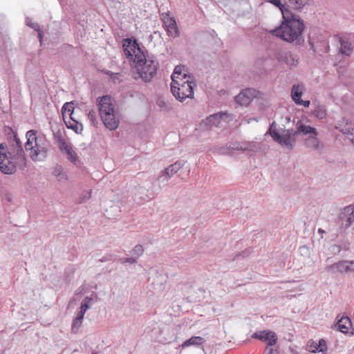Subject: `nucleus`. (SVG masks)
I'll return each instance as SVG.
<instances>
[{
  "label": "nucleus",
  "mask_w": 354,
  "mask_h": 354,
  "mask_svg": "<svg viewBox=\"0 0 354 354\" xmlns=\"http://www.w3.org/2000/svg\"><path fill=\"white\" fill-rule=\"evenodd\" d=\"M122 46L124 55L133 62V66L140 78L145 82H150L156 74L158 61L153 56L146 55L136 39H124Z\"/></svg>",
  "instance_id": "nucleus-1"
},
{
  "label": "nucleus",
  "mask_w": 354,
  "mask_h": 354,
  "mask_svg": "<svg viewBox=\"0 0 354 354\" xmlns=\"http://www.w3.org/2000/svg\"><path fill=\"white\" fill-rule=\"evenodd\" d=\"M275 122L270 125L268 132L272 138L277 143L282 145L288 150H292L295 145V137L301 133L302 135H317L315 128L305 125L302 123H297V130L293 129L277 130L274 127Z\"/></svg>",
  "instance_id": "nucleus-2"
},
{
  "label": "nucleus",
  "mask_w": 354,
  "mask_h": 354,
  "mask_svg": "<svg viewBox=\"0 0 354 354\" xmlns=\"http://www.w3.org/2000/svg\"><path fill=\"white\" fill-rule=\"evenodd\" d=\"M283 21L279 27L271 30V33L288 42L299 41L304 29L303 21L295 15L290 17L282 11Z\"/></svg>",
  "instance_id": "nucleus-3"
},
{
  "label": "nucleus",
  "mask_w": 354,
  "mask_h": 354,
  "mask_svg": "<svg viewBox=\"0 0 354 354\" xmlns=\"http://www.w3.org/2000/svg\"><path fill=\"white\" fill-rule=\"evenodd\" d=\"M17 145L15 151L8 150L4 144H0V171L5 174L16 171L17 165L24 162V152L20 140L15 136Z\"/></svg>",
  "instance_id": "nucleus-4"
},
{
  "label": "nucleus",
  "mask_w": 354,
  "mask_h": 354,
  "mask_svg": "<svg viewBox=\"0 0 354 354\" xmlns=\"http://www.w3.org/2000/svg\"><path fill=\"white\" fill-rule=\"evenodd\" d=\"M26 137L27 141L25 148L29 152V155L34 161H42L48 156L50 148V142L46 138L42 135H37L35 130L27 131Z\"/></svg>",
  "instance_id": "nucleus-5"
},
{
  "label": "nucleus",
  "mask_w": 354,
  "mask_h": 354,
  "mask_svg": "<svg viewBox=\"0 0 354 354\" xmlns=\"http://www.w3.org/2000/svg\"><path fill=\"white\" fill-rule=\"evenodd\" d=\"M189 75L183 74V78L173 79L171 83V91L176 100L183 102L187 98L194 97V86L195 83Z\"/></svg>",
  "instance_id": "nucleus-6"
},
{
  "label": "nucleus",
  "mask_w": 354,
  "mask_h": 354,
  "mask_svg": "<svg viewBox=\"0 0 354 354\" xmlns=\"http://www.w3.org/2000/svg\"><path fill=\"white\" fill-rule=\"evenodd\" d=\"M96 105L102 123L106 129L111 130V95L97 97Z\"/></svg>",
  "instance_id": "nucleus-7"
},
{
  "label": "nucleus",
  "mask_w": 354,
  "mask_h": 354,
  "mask_svg": "<svg viewBox=\"0 0 354 354\" xmlns=\"http://www.w3.org/2000/svg\"><path fill=\"white\" fill-rule=\"evenodd\" d=\"M354 221V206L348 205L340 212L338 224L340 230H346L351 226Z\"/></svg>",
  "instance_id": "nucleus-8"
},
{
  "label": "nucleus",
  "mask_w": 354,
  "mask_h": 354,
  "mask_svg": "<svg viewBox=\"0 0 354 354\" xmlns=\"http://www.w3.org/2000/svg\"><path fill=\"white\" fill-rule=\"evenodd\" d=\"M161 15L167 35L174 38L178 37L180 32L174 17L169 12H163Z\"/></svg>",
  "instance_id": "nucleus-9"
},
{
  "label": "nucleus",
  "mask_w": 354,
  "mask_h": 354,
  "mask_svg": "<svg viewBox=\"0 0 354 354\" xmlns=\"http://www.w3.org/2000/svg\"><path fill=\"white\" fill-rule=\"evenodd\" d=\"M257 91L254 88L243 89L238 95L235 97V101L241 106H248L252 100L257 96Z\"/></svg>",
  "instance_id": "nucleus-10"
},
{
  "label": "nucleus",
  "mask_w": 354,
  "mask_h": 354,
  "mask_svg": "<svg viewBox=\"0 0 354 354\" xmlns=\"http://www.w3.org/2000/svg\"><path fill=\"white\" fill-rule=\"evenodd\" d=\"M252 337L260 340L268 342L267 346H274L277 342V337L273 331H261L260 333H254Z\"/></svg>",
  "instance_id": "nucleus-11"
},
{
  "label": "nucleus",
  "mask_w": 354,
  "mask_h": 354,
  "mask_svg": "<svg viewBox=\"0 0 354 354\" xmlns=\"http://www.w3.org/2000/svg\"><path fill=\"white\" fill-rule=\"evenodd\" d=\"M227 149L230 150L254 152L257 151V147L253 142H241L230 143L227 145Z\"/></svg>",
  "instance_id": "nucleus-12"
},
{
  "label": "nucleus",
  "mask_w": 354,
  "mask_h": 354,
  "mask_svg": "<svg viewBox=\"0 0 354 354\" xmlns=\"http://www.w3.org/2000/svg\"><path fill=\"white\" fill-rule=\"evenodd\" d=\"M232 120V115H229L225 112H219L209 115L207 118V122L211 125L218 126L221 120L228 122Z\"/></svg>",
  "instance_id": "nucleus-13"
},
{
  "label": "nucleus",
  "mask_w": 354,
  "mask_h": 354,
  "mask_svg": "<svg viewBox=\"0 0 354 354\" xmlns=\"http://www.w3.org/2000/svg\"><path fill=\"white\" fill-rule=\"evenodd\" d=\"M348 263V260H342L333 264L327 266L325 269L327 272L333 271L334 273L349 272Z\"/></svg>",
  "instance_id": "nucleus-14"
},
{
  "label": "nucleus",
  "mask_w": 354,
  "mask_h": 354,
  "mask_svg": "<svg viewBox=\"0 0 354 354\" xmlns=\"http://www.w3.org/2000/svg\"><path fill=\"white\" fill-rule=\"evenodd\" d=\"M278 60L286 64L290 68L297 66L299 63V58L297 56L292 54L291 53H284L279 55Z\"/></svg>",
  "instance_id": "nucleus-15"
},
{
  "label": "nucleus",
  "mask_w": 354,
  "mask_h": 354,
  "mask_svg": "<svg viewBox=\"0 0 354 354\" xmlns=\"http://www.w3.org/2000/svg\"><path fill=\"white\" fill-rule=\"evenodd\" d=\"M59 149L61 151H65L68 159L74 165H77L80 163L78 156L70 143L68 142L66 143H62V147H59Z\"/></svg>",
  "instance_id": "nucleus-16"
},
{
  "label": "nucleus",
  "mask_w": 354,
  "mask_h": 354,
  "mask_svg": "<svg viewBox=\"0 0 354 354\" xmlns=\"http://www.w3.org/2000/svg\"><path fill=\"white\" fill-rule=\"evenodd\" d=\"M304 87L302 84H295L293 85L291 90V97L292 100L297 104L301 100V97L303 94Z\"/></svg>",
  "instance_id": "nucleus-17"
},
{
  "label": "nucleus",
  "mask_w": 354,
  "mask_h": 354,
  "mask_svg": "<svg viewBox=\"0 0 354 354\" xmlns=\"http://www.w3.org/2000/svg\"><path fill=\"white\" fill-rule=\"evenodd\" d=\"M183 166V163L180 161H177L175 163L169 165L168 167L165 168L163 171L166 174V176H167V177H169L170 179Z\"/></svg>",
  "instance_id": "nucleus-18"
},
{
  "label": "nucleus",
  "mask_w": 354,
  "mask_h": 354,
  "mask_svg": "<svg viewBox=\"0 0 354 354\" xmlns=\"http://www.w3.org/2000/svg\"><path fill=\"white\" fill-rule=\"evenodd\" d=\"M64 122L67 128L73 129L76 133H81L83 131V125L75 119H73V117H69V120Z\"/></svg>",
  "instance_id": "nucleus-19"
},
{
  "label": "nucleus",
  "mask_w": 354,
  "mask_h": 354,
  "mask_svg": "<svg viewBox=\"0 0 354 354\" xmlns=\"http://www.w3.org/2000/svg\"><path fill=\"white\" fill-rule=\"evenodd\" d=\"M149 281H151L154 289L160 288L165 282L163 276L158 272L153 276L149 277Z\"/></svg>",
  "instance_id": "nucleus-20"
},
{
  "label": "nucleus",
  "mask_w": 354,
  "mask_h": 354,
  "mask_svg": "<svg viewBox=\"0 0 354 354\" xmlns=\"http://www.w3.org/2000/svg\"><path fill=\"white\" fill-rule=\"evenodd\" d=\"M339 331L343 333H347L351 326V322L348 317H342L337 323Z\"/></svg>",
  "instance_id": "nucleus-21"
},
{
  "label": "nucleus",
  "mask_w": 354,
  "mask_h": 354,
  "mask_svg": "<svg viewBox=\"0 0 354 354\" xmlns=\"http://www.w3.org/2000/svg\"><path fill=\"white\" fill-rule=\"evenodd\" d=\"M340 53L342 55L349 56L352 53V47L351 44L348 40H344L343 39H340Z\"/></svg>",
  "instance_id": "nucleus-22"
},
{
  "label": "nucleus",
  "mask_w": 354,
  "mask_h": 354,
  "mask_svg": "<svg viewBox=\"0 0 354 354\" xmlns=\"http://www.w3.org/2000/svg\"><path fill=\"white\" fill-rule=\"evenodd\" d=\"M204 339L203 337L199 336L192 337L191 338L187 339L183 344V347H187L189 346H199L201 345L204 342Z\"/></svg>",
  "instance_id": "nucleus-23"
},
{
  "label": "nucleus",
  "mask_w": 354,
  "mask_h": 354,
  "mask_svg": "<svg viewBox=\"0 0 354 354\" xmlns=\"http://www.w3.org/2000/svg\"><path fill=\"white\" fill-rule=\"evenodd\" d=\"M317 135H310L306 140V143L308 147L313 148L314 149H318L319 145V141L317 138Z\"/></svg>",
  "instance_id": "nucleus-24"
},
{
  "label": "nucleus",
  "mask_w": 354,
  "mask_h": 354,
  "mask_svg": "<svg viewBox=\"0 0 354 354\" xmlns=\"http://www.w3.org/2000/svg\"><path fill=\"white\" fill-rule=\"evenodd\" d=\"M53 174L59 181H65L68 178L66 174L63 171L62 167L60 166H57L54 168Z\"/></svg>",
  "instance_id": "nucleus-25"
},
{
  "label": "nucleus",
  "mask_w": 354,
  "mask_h": 354,
  "mask_svg": "<svg viewBox=\"0 0 354 354\" xmlns=\"http://www.w3.org/2000/svg\"><path fill=\"white\" fill-rule=\"evenodd\" d=\"M84 316L78 313L77 317L73 319L71 330L73 333H76L79 328L81 327L83 322Z\"/></svg>",
  "instance_id": "nucleus-26"
},
{
  "label": "nucleus",
  "mask_w": 354,
  "mask_h": 354,
  "mask_svg": "<svg viewBox=\"0 0 354 354\" xmlns=\"http://www.w3.org/2000/svg\"><path fill=\"white\" fill-rule=\"evenodd\" d=\"M288 6L295 10L301 9L306 3V0H286Z\"/></svg>",
  "instance_id": "nucleus-27"
},
{
  "label": "nucleus",
  "mask_w": 354,
  "mask_h": 354,
  "mask_svg": "<svg viewBox=\"0 0 354 354\" xmlns=\"http://www.w3.org/2000/svg\"><path fill=\"white\" fill-rule=\"evenodd\" d=\"M62 111L64 117L66 114H68L69 117H73V115H74V107L73 102L65 103L62 107Z\"/></svg>",
  "instance_id": "nucleus-28"
},
{
  "label": "nucleus",
  "mask_w": 354,
  "mask_h": 354,
  "mask_svg": "<svg viewBox=\"0 0 354 354\" xmlns=\"http://www.w3.org/2000/svg\"><path fill=\"white\" fill-rule=\"evenodd\" d=\"M91 300L92 299L88 297H85L81 303L80 310L78 313L84 316L85 313L89 308V303Z\"/></svg>",
  "instance_id": "nucleus-29"
},
{
  "label": "nucleus",
  "mask_w": 354,
  "mask_h": 354,
  "mask_svg": "<svg viewBox=\"0 0 354 354\" xmlns=\"http://www.w3.org/2000/svg\"><path fill=\"white\" fill-rule=\"evenodd\" d=\"M169 180V178L166 176V174L164 171H162L157 178V181L160 187L165 186L167 184Z\"/></svg>",
  "instance_id": "nucleus-30"
},
{
  "label": "nucleus",
  "mask_w": 354,
  "mask_h": 354,
  "mask_svg": "<svg viewBox=\"0 0 354 354\" xmlns=\"http://www.w3.org/2000/svg\"><path fill=\"white\" fill-rule=\"evenodd\" d=\"M88 119L91 122V124L95 127H97L98 121L95 112L93 110L89 111L87 115Z\"/></svg>",
  "instance_id": "nucleus-31"
},
{
  "label": "nucleus",
  "mask_w": 354,
  "mask_h": 354,
  "mask_svg": "<svg viewBox=\"0 0 354 354\" xmlns=\"http://www.w3.org/2000/svg\"><path fill=\"white\" fill-rule=\"evenodd\" d=\"M144 252L143 247L141 245H137L134 247V248L131 251V254L133 257H137V259Z\"/></svg>",
  "instance_id": "nucleus-32"
},
{
  "label": "nucleus",
  "mask_w": 354,
  "mask_h": 354,
  "mask_svg": "<svg viewBox=\"0 0 354 354\" xmlns=\"http://www.w3.org/2000/svg\"><path fill=\"white\" fill-rule=\"evenodd\" d=\"M314 115L319 119H323L326 116V111L322 106H318L314 111Z\"/></svg>",
  "instance_id": "nucleus-33"
},
{
  "label": "nucleus",
  "mask_w": 354,
  "mask_h": 354,
  "mask_svg": "<svg viewBox=\"0 0 354 354\" xmlns=\"http://www.w3.org/2000/svg\"><path fill=\"white\" fill-rule=\"evenodd\" d=\"M171 77L172 80L173 79L178 80L180 78H183V74H182V70L180 66H177L175 67L174 73H172Z\"/></svg>",
  "instance_id": "nucleus-34"
},
{
  "label": "nucleus",
  "mask_w": 354,
  "mask_h": 354,
  "mask_svg": "<svg viewBox=\"0 0 354 354\" xmlns=\"http://www.w3.org/2000/svg\"><path fill=\"white\" fill-rule=\"evenodd\" d=\"M54 137L56 142L58 145L59 148L62 147V143L67 142L66 139L62 136V133L59 131L54 133Z\"/></svg>",
  "instance_id": "nucleus-35"
},
{
  "label": "nucleus",
  "mask_w": 354,
  "mask_h": 354,
  "mask_svg": "<svg viewBox=\"0 0 354 354\" xmlns=\"http://www.w3.org/2000/svg\"><path fill=\"white\" fill-rule=\"evenodd\" d=\"M315 350H319V352L324 353L327 351L326 342L324 339L319 341V344H316Z\"/></svg>",
  "instance_id": "nucleus-36"
},
{
  "label": "nucleus",
  "mask_w": 354,
  "mask_h": 354,
  "mask_svg": "<svg viewBox=\"0 0 354 354\" xmlns=\"http://www.w3.org/2000/svg\"><path fill=\"white\" fill-rule=\"evenodd\" d=\"M124 75L120 73H112V82L114 84L120 83L123 81Z\"/></svg>",
  "instance_id": "nucleus-37"
},
{
  "label": "nucleus",
  "mask_w": 354,
  "mask_h": 354,
  "mask_svg": "<svg viewBox=\"0 0 354 354\" xmlns=\"http://www.w3.org/2000/svg\"><path fill=\"white\" fill-rule=\"evenodd\" d=\"M328 250L333 254H337L342 251V246L337 244H332Z\"/></svg>",
  "instance_id": "nucleus-38"
},
{
  "label": "nucleus",
  "mask_w": 354,
  "mask_h": 354,
  "mask_svg": "<svg viewBox=\"0 0 354 354\" xmlns=\"http://www.w3.org/2000/svg\"><path fill=\"white\" fill-rule=\"evenodd\" d=\"M137 257H129V258H122L119 259V261L124 264V263H129V264H133L137 262Z\"/></svg>",
  "instance_id": "nucleus-39"
},
{
  "label": "nucleus",
  "mask_w": 354,
  "mask_h": 354,
  "mask_svg": "<svg viewBox=\"0 0 354 354\" xmlns=\"http://www.w3.org/2000/svg\"><path fill=\"white\" fill-rule=\"evenodd\" d=\"M274 346H266L264 351L265 354H279L278 347Z\"/></svg>",
  "instance_id": "nucleus-40"
},
{
  "label": "nucleus",
  "mask_w": 354,
  "mask_h": 354,
  "mask_svg": "<svg viewBox=\"0 0 354 354\" xmlns=\"http://www.w3.org/2000/svg\"><path fill=\"white\" fill-rule=\"evenodd\" d=\"M26 25L29 27H31L34 30L39 31V26L37 24H34L31 21V19L28 17L26 19Z\"/></svg>",
  "instance_id": "nucleus-41"
},
{
  "label": "nucleus",
  "mask_w": 354,
  "mask_h": 354,
  "mask_svg": "<svg viewBox=\"0 0 354 354\" xmlns=\"http://www.w3.org/2000/svg\"><path fill=\"white\" fill-rule=\"evenodd\" d=\"M346 134L347 138L354 145V129L344 132Z\"/></svg>",
  "instance_id": "nucleus-42"
},
{
  "label": "nucleus",
  "mask_w": 354,
  "mask_h": 354,
  "mask_svg": "<svg viewBox=\"0 0 354 354\" xmlns=\"http://www.w3.org/2000/svg\"><path fill=\"white\" fill-rule=\"evenodd\" d=\"M113 112V108H112V131L118 127V120H115Z\"/></svg>",
  "instance_id": "nucleus-43"
},
{
  "label": "nucleus",
  "mask_w": 354,
  "mask_h": 354,
  "mask_svg": "<svg viewBox=\"0 0 354 354\" xmlns=\"http://www.w3.org/2000/svg\"><path fill=\"white\" fill-rule=\"evenodd\" d=\"M350 243L348 240H344L342 241V250H344L345 251H348L350 249Z\"/></svg>",
  "instance_id": "nucleus-44"
},
{
  "label": "nucleus",
  "mask_w": 354,
  "mask_h": 354,
  "mask_svg": "<svg viewBox=\"0 0 354 354\" xmlns=\"http://www.w3.org/2000/svg\"><path fill=\"white\" fill-rule=\"evenodd\" d=\"M269 3H271L272 4L274 5L275 6L279 8L281 10V12L283 11L281 7H282V5L281 3V1L280 0H266Z\"/></svg>",
  "instance_id": "nucleus-45"
},
{
  "label": "nucleus",
  "mask_w": 354,
  "mask_h": 354,
  "mask_svg": "<svg viewBox=\"0 0 354 354\" xmlns=\"http://www.w3.org/2000/svg\"><path fill=\"white\" fill-rule=\"evenodd\" d=\"M310 104V102L309 100H302L301 99L299 102H297V104L304 106L305 107H308Z\"/></svg>",
  "instance_id": "nucleus-46"
},
{
  "label": "nucleus",
  "mask_w": 354,
  "mask_h": 354,
  "mask_svg": "<svg viewBox=\"0 0 354 354\" xmlns=\"http://www.w3.org/2000/svg\"><path fill=\"white\" fill-rule=\"evenodd\" d=\"M143 192H144V187L142 186H139L138 187L136 188L135 196H137L142 194Z\"/></svg>",
  "instance_id": "nucleus-47"
},
{
  "label": "nucleus",
  "mask_w": 354,
  "mask_h": 354,
  "mask_svg": "<svg viewBox=\"0 0 354 354\" xmlns=\"http://www.w3.org/2000/svg\"><path fill=\"white\" fill-rule=\"evenodd\" d=\"M349 272H354V261H349Z\"/></svg>",
  "instance_id": "nucleus-48"
},
{
  "label": "nucleus",
  "mask_w": 354,
  "mask_h": 354,
  "mask_svg": "<svg viewBox=\"0 0 354 354\" xmlns=\"http://www.w3.org/2000/svg\"><path fill=\"white\" fill-rule=\"evenodd\" d=\"M309 45L310 46V49H312L314 53L317 52L313 42H312L310 40H309Z\"/></svg>",
  "instance_id": "nucleus-49"
},
{
  "label": "nucleus",
  "mask_w": 354,
  "mask_h": 354,
  "mask_svg": "<svg viewBox=\"0 0 354 354\" xmlns=\"http://www.w3.org/2000/svg\"><path fill=\"white\" fill-rule=\"evenodd\" d=\"M320 44L322 46H326V50H324V52H328V50L329 48L328 42H326L325 41H320Z\"/></svg>",
  "instance_id": "nucleus-50"
},
{
  "label": "nucleus",
  "mask_w": 354,
  "mask_h": 354,
  "mask_svg": "<svg viewBox=\"0 0 354 354\" xmlns=\"http://www.w3.org/2000/svg\"><path fill=\"white\" fill-rule=\"evenodd\" d=\"M140 199L142 201H147V200L149 199V197L147 195H146L145 197L144 196H140Z\"/></svg>",
  "instance_id": "nucleus-51"
},
{
  "label": "nucleus",
  "mask_w": 354,
  "mask_h": 354,
  "mask_svg": "<svg viewBox=\"0 0 354 354\" xmlns=\"http://www.w3.org/2000/svg\"><path fill=\"white\" fill-rule=\"evenodd\" d=\"M317 232H318V233H319V234H324V233H326V231H325V230H322V229H321V228L318 229V231H317Z\"/></svg>",
  "instance_id": "nucleus-52"
},
{
  "label": "nucleus",
  "mask_w": 354,
  "mask_h": 354,
  "mask_svg": "<svg viewBox=\"0 0 354 354\" xmlns=\"http://www.w3.org/2000/svg\"><path fill=\"white\" fill-rule=\"evenodd\" d=\"M114 206L115 207H117L118 212H120V206L119 205H115Z\"/></svg>",
  "instance_id": "nucleus-53"
},
{
  "label": "nucleus",
  "mask_w": 354,
  "mask_h": 354,
  "mask_svg": "<svg viewBox=\"0 0 354 354\" xmlns=\"http://www.w3.org/2000/svg\"><path fill=\"white\" fill-rule=\"evenodd\" d=\"M315 346H316V344L315 346H313L314 349L310 350V352L315 353L317 351V350H315Z\"/></svg>",
  "instance_id": "nucleus-54"
},
{
  "label": "nucleus",
  "mask_w": 354,
  "mask_h": 354,
  "mask_svg": "<svg viewBox=\"0 0 354 354\" xmlns=\"http://www.w3.org/2000/svg\"><path fill=\"white\" fill-rule=\"evenodd\" d=\"M101 71H102V73H105V74H107V75H109V71L102 70Z\"/></svg>",
  "instance_id": "nucleus-55"
},
{
  "label": "nucleus",
  "mask_w": 354,
  "mask_h": 354,
  "mask_svg": "<svg viewBox=\"0 0 354 354\" xmlns=\"http://www.w3.org/2000/svg\"><path fill=\"white\" fill-rule=\"evenodd\" d=\"M38 37H39V39L41 40V33L40 32H38Z\"/></svg>",
  "instance_id": "nucleus-56"
},
{
  "label": "nucleus",
  "mask_w": 354,
  "mask_h": 354,
  "mask_svg": "<svg viewBox=\"0 0 354 354\" xmlns=\"http://www.w3.org/2000/svg\"><path fill=\"white\" fill-rule=\"evenodd\" d=\"M92 354H97V353H93Z\"/></svg>",
  "instance_id": "nucleus-57"
}]
</instances>
